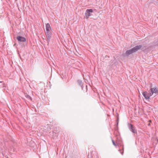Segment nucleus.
I'll list each match as a JSON object with an SVG mask.
<instances>
[{
    "label": "nucleus",
    "mask_w": 158,
    "mask_h": 158,
    "mask_svg": "<svg viewBox=\"0 0 158 158\" xmlns=\"http://www.w3.org/2000/svg\"><path fill=\"white\" fill-rule=\"evenodd\" d=\"M142 94L145 98L147 100L150 99V96H152L150 92L148 93L146 91L143 92Z\"/></svg>",
    "instance_id": "obj_4"
},
{
    "label": "nucleus",
    "mask_w": 158,
    "mask_h": 158,
    "mask_svg": "<svg viewBox=\"0 0 158 158\" xmlns=\"http://www.w3.org/2000/svg\"><path fill=\"white\" fill-rule=\"evenodd\" d=\"M112 141L113 145L115 146L116 147L118 145V143L117 141L116 142H115L113 139H112Z\"/></svg>",
    "instance_id": "obj_9"
},
{
    "label": "nucleus",
    "mask_w": 158,
    "mask_h": 158,
    "mask_svg": "<svg viewBox=\"0 0 158 158\" xmlns=\"http://www.w3.org/2000/svg\"><path fill=\"white\" fill-rule=\"evenodd\" d=\"M152 96L154 94H158V88L156 87L152 88L149 91Z\"/></svg>",
    "instance_id": "obj_3"
},
{
    "label": "nucleus",
    "mask_w": 158,
    "mask_h": 158,
    "mask_svg": "<svg viewBox=\"0 0 158 158\" xmlns=\"http://www.w3.org/2000/svg\"><path fill=\"white\" fill-rule=\"evenodd\" d=\"M93 12V10L92 9H87L85 11V16L84 18L86 19H88L89 17L91 15V14L90 13Z\"/></svg>",
    "instance_id": "obj_2"
},
{
    "label": "nucleus",
    "mask_w": 158,
    "mask_h": 158,
    "mask_svg": "<svg viewBox=\"0 0 158 158\" xmlns=\"http://www.w3.org/2000/svg\"><path fill=\"white\" fill-rule=\"evenodd\" d=\"M2 82V81H0V83H1V82Z\"/></svg>",
    "instance_id": "obj_16"
},
{
    "label": "nucleus",
    "mask_w": 158,
    "mask_h": 158,
    "mask_svg": "<svg viewBox=\"0 0 158 158\" xmlns=\"http://www.w3.org/2000/svg\"><path fill=\"white\" fill-rule=\"evenodd\" d=\"M128 127L130 130L133 133H135L136 132V130L135 129V128L133 126V125L131 124L128 123Z\"/></svg>",
    "instance_id": "obj_6"
},
{
    "label": "nucleus",
    "mask_w": 158,
    "mask_h": 158,
    "mask_svg": "<svg viewBox=\"0 0 158 158\" xmlns=\"http://www.w3.org/2000/svg\"><path fill=\"white\" fill-rule=\"evenodd\" d=\"M77 82L78 84L79 85H82V82L80 80H77Z\"/></svg>",
    "instance_id": "obj_11"
},
{
    "label": "nucleus",
    "mask_w": 158,
    "mask_h": 158,
    "mask_svg": "<svg viewBox=\"0 0 158 158\" xmlns=\"http://www.w3.org/2000/svg\"><path fill=\"white\" fill-rule=\"evenodd\" d=\"M51 29V27L49 23H48L46 24V30L45 32H49L51 31L50 30Z\"/></svg>",
    "instance_id": "obj_8"
},
{
    "label": "nucleus",
    "mask_w": 158,
    "mask_h": 158,
    "mask_svg": "<svg viewBox=\"0 0 158 158\" xmlns=\"http://www.w3.org/2000/svg\"><path fill=\"white\" fill-rule=\"evenodd\" d=\"M6 85L5 83H3L2 84V87H6Z\"/></svg>",
    "instance_id": "obj_12"
},
{
    "label": "nucleus",
    "mask_w": 158,
    "mask_h": 158,
    "mask_svg": "<svg viewBox=\"0 0 158 158\" xmlns=\"http://www.w3.org/2000/svg\"><path fill=\"white\" fill-rule=\"evenodd\" d=\"M119 151L121 153V154L122 155H123V151H124V150H123V146L122 149H119Z\"/></svg>",
    "instance_id": "obj_10"
},
{
    "label": "nucleus",
    "mask_w": 158,
    "mask_h": 158,
    "mask_svg": "<svg viewBox=\"0 0 158 158\" xmlns=\"http://www.w3.org/2000/svg\"><path fill=\"white\" fill-rule=\"evenodd\" d=\"M45 33L46 36L47 41L48 44L51 38L52 33L51 31L45 32Z\"/></svg>",
    "instance_id": "obj_5"
},
{
    "label": "nucleus",
    "mask_w": 158,
    "mask_h": 158,
    "mask_svg": "<svg viewBox=\"0 0 158 158\" xmlns=\"http://www.w3.org/2000/svg\"><path fill=\"white\" fill-rule=\"evenodd\" d=\"M148 125L149 126H150V123H149L148 124Z\"/></svg>",
    "instance_id": "obj_14"
},
{
    "label": "nucleus",
    "mask_w": 158,
    "mask_h": 158,
    "mask_svg": "<svg viewBox=\"0 0 158 158\" xmlns=\"http://www.w3.org/2000/svg\"><path fill=\"white\" fill-rule=\"evenodd\" d=\"M149 122H150V123H151L152 122V121L151 120H149Z\"/></svg>",
    "instance_id": "obj_13"
},
{
    "label": "nucleus",
    "mask_w": 158,
    "mask_h": 158,
    "mask_svg": "<svg viewBox=\"0 0 158 158\" xmlns=\"http://www.w3.org/2000/svg\"><path fill=\"white\" fill-rule=\"evenodd\" d=\"M29 97L30 99H31V98L30 96H29Z\"/></svg>",
    "instance_id": "obj_15"
},
{
    "label": "nucleus",
    "mask_w": 158,
    "mask_h": 158,
    "mask_svg": "<svg viewBox=\"0 0 158 158\" xmlns=\"http://www.w3.org/2000/svg\"><path fill=\"white\" fill-rule=\"evenodd\" d=\"M142 47V45H137L133 48L127 50L125 53V54L126 56H128V55H129L131 54H132V53H133L134 52H135L137 51L138 50L140 49Z\"/></svg>",
    "instance_id": "obj_1"
},
{
    "label": "nucleus",
    "mask_w": 158,
    "mask_h": 158,
    "mask_svg": "<svg viewBox=\"0 0 158 158\" xmlns=\"http://www.w3.org/2000/svg\"><path fill=\"white\" fill-rule=\"evenodd\" d=\"M17 39L19 41L24 42L26 41V38L22 36H18L17 37Z\"/></svg>",
    "instance_id": "obj_7"
}]
</instances>
